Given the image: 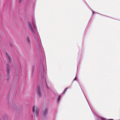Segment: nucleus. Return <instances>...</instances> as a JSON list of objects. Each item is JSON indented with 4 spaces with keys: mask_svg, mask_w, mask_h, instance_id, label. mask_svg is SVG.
<instances>
[{
    "mask_svg": "<svg viewBox=\"0 0 120 120\" xmlns=\"http://www.w3.org/2000/svg\"><path fill=\"white\" fill-rule=\"evenodd\" d=\"M48 110L47 109H45L43 111V114L44 116H46L47 114L48 113Z\"/></svg>",
    "mask_w": 120,
    "mask_h": 120,
    "instance_id": "nucleus-4",
    "label": "nucleus"
},
{
    "mask_svg": "<svg viewBox=\"0 0 120 120\" xmlns=\"http://www.w3.org/2000/svg\"><path fill=\"white\" fill-rule=\"evenodd\" d=\"M32 110L34 113V117H37L39 112V109L37 107L34 106Z\"/></svg>",
    "mask_w": 120,
    "mask_h": 120,
    "instance_id": "nucleus-2",
    "label": "nucleus"
},
{
    "mask_svg": "<svg viewBox=\"0 0 120 120\" xmlns=\"http://www.w3.org/2000/svg\"><path fill=\"white\" fill-rule=\"evenodd\" d=\"M20 1H22V0H20Z\"/></svg>",
    "mask_w": 120,
    "mask_h": 120,
    "instance_id": "nucleus-12",
    "label": "nucleus"
},
{
    "mask_svg": "<svg viewBox=\"0 0 120 120\" xmlns=\"http://www.w3.org/2000/svg\"><path fill=\"white\" fill-rule=\"evenodd\" d=\"M32 25H33V26L31 24L30 22H28L27 23V26L30 29L33 34H35V31L34 29H35L37 28L36 26L35 22H33Z\"/></svg>",
    "mask_w": 120,
    "mask_h": 120,
    "instance_id": "nucleus-1",
    "label": "nucleus"
},
{
    "mask_svg": "<svg viewBox=\"0 0 120 120\" xmlns=\"http://www.w3.org/2000/svg\"><path fill=\"white\" fill-rule=\"evenodd\" d=\"M10 68L9 67H7L6 70V72L8 76L10 75Z\"/></svg>",
    "mask_w": 120,
    "mask_h": 120,
    "instance_id": "nucleus-6",
    "label": "nucleus"
},
{
    "mask_svg": "<svg viewBox=\"0 0 120 120\" xmlns=\"http://www.w3.org/2000/svg\"><path fill=\"white\" fill-rule=\"evenodd\" d=\"M37 94L39 97H40L41 96V91L40 88L39 87H38L37 90Z\"/></svg>",
    "mask_w": 120,
    "mask_h": 120,
    "instance_id": "nucleus-3",
    "label": "nucleus"
},
{
    "mask_svg": "<svg viewBox=\"0 0 120 120\" xmlns=\"http://www.w3.org/2000/svg\"><path fill=\"white\" fill-rule=\"evenodd\" d=\"M68 89V88H66V89H65V90H64V93H65V92H66V90Z\"/></svg>",
    "mask_w": 120,
    "mask_h": 120,
    "instance_id": "nucleus-10",
    "label": "nucleus"
},
{
    "mask_svg": "<svg viewBox=\"0 0 120 120\" xmlns=\"http://www.w3.org/2000/svg\"><path fill=\"white\" fill-rule=\"evenodd\" d=\"M77 79V78L76 77H75L74 79V81H75Z\"/></svg>",
    "mask_w": 120,
    "mask_h": 120,
    "instance_id": "nucleus-11",
    "label": "nucleus"
},
{
    "mask_svg": "<svg viewBox=\"0 0 120 120\" xmlns=\"http://www.w3.org/2000/svg\"><path fill=\"white\" fill-rule=\"evenodd\" d=\"M26 41L29 44H31V41L29 37L27 36L26 37Z\"/></svg>",
    "mask_w": 120,
    "mask_h": 120,
    "instance_id": "nucleus-5",
    "label": "nucleus"
},
{
    "mask_svg": "<svg viewBox=\"0 0 120 120\" xmlns=\"http://www.w3.org/2000/svg\"><path fill=\"white\" fill-rule=\"evenodd\" d=\"M101 120H105L104 118H101ZM113 120V119H110L108 120Z\"/></svg>",
    "mask_w": 120,
    "mask_h": 120,
    "instance_id": "nucleus-8",
    "label": "nucleus"
},
{
    "mask_svg": "<svg viewBox=\"0 0 120 120\" xmlns=\"http://www.w3.org/2000/svg\"><path fill=\"white\" fill-rule=\"evenodd\" d=\"M61 97V95H60L58 97V101H59L60 100V98Z\"/></svg>",
    "mask_w": 120,
    "mask_h": 120,
    "instance_id": "nucleus-9",
    "label": "nucleus"
},
{
    "mask_svg": "<svg viewBox=\"0 0 120 120\" xmlns=\"http://www.w3.org/2000/svg\"><path fill=\"white\" fill-rule=\"evenodd\" d=\"M6 55L8 57V59L9 61L10 62H11V58L9 54H8L7 53H6Z\"/></svg>",
    "mask_w": 120,
    "mask_h": 120,
    "instance_id": "nucleus-7",
    "label": "nucleus"
}]
</instances>
